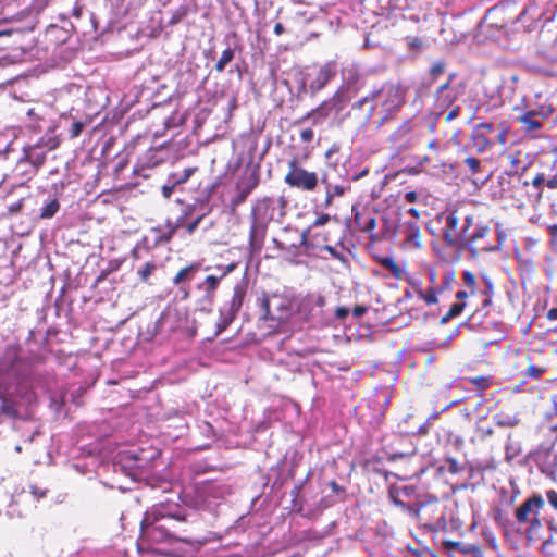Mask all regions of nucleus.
I'll return each mask as SVG.
<instances>
[{
	"label": "nucleus",
	"instance_id": "6ab92c4d",
	"mask_svg": "<svg viewBox=\"0 0 557 557\" xmlns=\"http://www.w3.org/2000/svg\"><path fill=\"white\" fill-rule=\"evenodd\" d=\"M374 260L382 268L387 270L391 273L392 277H394L397 281H403L405 275L407 274L406 271L401 269V267L398 264L394 257L374 256Z\"/></svg>",
	"mask_w": 557,
	"mask_h": 557
},
{
	"label": "nucleus",
	"instance_id": "5701e85b",
	"mask_svg": "<svg viewBox=\"0 0 557 557\" xmlns=\"http://www.w3.org/2000/svg\"><path fill=\"white\" fill-rule=\"evenodd\" d=\"M220 282L221 277H218V275H208L198 287L205 290L208 298H213Z\"/></svg>",
	"mask_w": 557,
	"mask_h": 557
},
{
	"label": "nucleus",
	"instance_id": "b1692460",
	"mask_svg": "<svg viewBox=\"0 0 557 557\" xmlns=\"http://www.w3.org/2000/svg\"><path fill=\"white\" fill-rule=\"evenodd\" d=\"M157 269L158 265L154 261H148L137 270V276L143 283L150 285V276L157 271Z\"/></svg>",
	"mask_w": 557,
	"mask_h": 557
},
{
	"label": "nucleus",
	"instance_id": "4c0bfd02",
	"mask_svg": "<svg viewBox=\"0 0 557 557\" xmlns=\"http://www.w3.org/2000/svg\"><path fill=\"white\" fill-rule=\"evenodd\" d=\"M545 183L544 173H537L532 180V186L537 189L536 198L540 201L543 197V184Z\"/></svg>",
	"mask_w": 557,
	"mask_h": 557
},
{
	"label": "nucleus",
	"instance_id": "e433bc0d",
	"mask_svg": "<svg viewBox=\"0 0 557 557\" xmlns=\"http://www.w3.org/2000/svg\"><path fill=\"white\" fill-rule=\"evenodd\" d=\"M206 491L209 495L213 497H221L223 496L224 492L230 493L228 487L226 486H218L212 482H208L206 484Z\"/></svg>",
	"mask_w": 557,
	"mask_h": 557
},
{
	"label": "nucleus",
	"instance_id": "37998d69",
	"mask_svg": "<svg viewBox=\"0 0 557 557\" xmlns=\"http://www.w3.org/2000/svg\"><path fill=\"white\" fill-rule=\"evenodd\" d=\"M237 265H238L237 262H231L230 264H227L225 267L218 265L216 269L221 270V274L218 275V277H221V281H222L227 274L233 272L237 268Z\"/></svg>",
	"mask_w": 557,
	"mask_h": 557
},
{
	"label": "nucleus",
	"instance_id": "1a4fd4ad",
	"mask_svg": "<svg viewBox=\"0 0 557 557\" xmlns=\"http://www.w3.org/2000/svg\"><path fill=\"white\" fill-rule=\"evenodd\" d=\"M490 233V226L475 218L473 226H470L467 230L468 238L460 240L456 247L468 249L474 255H478L482 251H493L495 250V247L487 240Z\"/></svg>",
	"mask_w": 557,
	"mask_h": 557
},
{
	"label": "nucleus",
	"instance_id": "a878e982",
	"mask_svg": "<svg viewBox=\"0 0 557 557\" xmlns=\"http://www.w3.org/2000/svg\"><path fill=\"white\" fill-rule=\"evenodd\" d=\"M494 428L491 424H486L483 421H479L475 425V437L481 441H487L490 437L494 435Z\"/></svg>",
	"mask_w": 557,
	"mask_h": 557
},
{
	"label": "nucleus",
	"instance_id": "58836bf2",
	"mask_svg": "<svg viewBox=\"0 0 557 557\" xmlns=\"http://www.w3.org/2000/svg\"><path fill=\"white\" fill-rule=\"evenodd\" d=\"M465 164L469 169L471 175H475L481 171V161L474 157H468L465 159Z\"/></svg>",
	"mask_w": 557,
	"mask_h": 557
},
{
	"label": "nucleus",
	"instance_id": "dca6fc26",
	"mask_svg": "<svg viewBox=\"0 0 557 557\" xmlns=\"http://www.w3.org/2000/svg\"><path fill=\"white\" fill-rule=\"evenodd\" d=\"M260 174L258 169H252L240 177L236 184L238 194L232 199V206L238 207L244 203L251 191L259 185Z\"/></svg>",
	"mask_w": 557,
	"mask_h": 557
},
{
	"label": "nucleus",
	"instance_id": "79ce46f5",
	"mask_svg": "<svg viewBox=\"0 0 557 557\" xmlns=\"http://www.w3.org/2000/svg\"><path fill=\"white\" fill-rule=\"evenodd\" d=\"M187 14V10L185 8H181L178 9L177 11H175L170 21H169V25L170 26H174L176 24H178Z\"/></svg>",
	"mask_w": 557,
	"mask_h": 557
},
{
	"label": "nucleus",
	"instance_id": "49530a36",
	"mask_svg": "<svg viewBox=\"0 0 557 557\" xmlns=\"http://www.w3.org/2000/svg\"><path fill=\"white\" fill-rule=\"evenodd\" d=\"M38 146L46 147L48 150H53L59 146V140L57 138H49L47 140L41 138Z\"/></svg>",
	"mask_w": 557,
	"mask_h": 557
},
{
	"label": "nucleus",
	"instance_id": "f8f14e48",
	"mask_svg": "<svg viewBox=\"0 0 557 557\" xmlns=\"http://www.w3.org/2000/svg\"><path fill=\"white\" fill-rule=\"evenodd\" d=\"M456 271L453 269H446L442 273L441 284L436 286H430L426 289H420L418 296L426 305H436L438 302V296L446 292L451 290L456 283Z\"/></svg>",
	"mask_w": 557,
	"mask_h": 557
},
{
	"label": "nucleus",
	"instance_id": "7c9ffc66",
	"mask_svg": "<svg viewBox=\"0 0 557 557\" xmlns=\"http://www.w3.org/2000/svg\"><path fill=\"white\" fill-rule=\"evenodd\" d=\"M468 381L481 393L486 391L491 386V377L490 376H475L470 377Z\"/></svg>",
	"mask_w": 557,
	"mask_h": 557
},
{
	"label": "nucleus",
	"instance_id": "0eeeda50",
	"mask_svg": "<svg viewBox=\"0 0 557 557\" xmlns=\"http://www.w3.org/2000/svg\"><path fill=\"white\" fill-rule=\"evenodd\" d=\"M288 170L284 176V183L290 187L306 193L314 191L320 183V176L314 171L305 169L297 157L288 161Z\"/></svg>",
	"mask_w": 557,
	"mask_h": 557
},
{
	"label": "nucleus",
	"instance_id": "393cba45",
	"mask_svg": "<svg viewBox=\"0 0 557 557\" xmlns=\"http://www.w3.org/2000/svg\"><path fill=\"white\" fill-rule=\"evenodd\" d=\"M465 308H466L465 301H461V302L457 301V302L453 304L449 307L448 311L441 318V320H440L441 324H446L451 319L459 317L462 313V311L465 310Z\"/></svg>",
	"mask_w": 557,
	"mask_h": 557
},
{
	"label": "nucleus",
	"instance_id": "ea45409f",
	"mask_svg": "<svg viewBox=\"0 0 557 557\" xmlns=\"http://www.w3.org/2000/svg\"><path fill=\"white\" fill-rule=\"evenodd\" d=\"M406 42L410 51L418 52L424 47V42L419 37L408 36Z\"/></svg>",
	"mask_w": 557,
	"mask_h": 557
},
{
	"label": "nucleus",
	"instance_id": "aec40b11",
	"mask_svg": "<svg viewBox=\"0 0 557 557\" xmlns=\"http://www.w3.org/2000/svg\"><path fill=\"white\" fill-rule=\"evenodd\" d=\"M539 113L529 110L518 117L519 123L524 126L527 133L537 132L542 128V121L537 119Z\"/></svg>",
	"mask_w": 557,
	"mask_h": 557
},
{
	"label": "nucleus",
	"instance_id": "4d7b16f0",
	"mask_svg": "<svg viewBox=\"0 0 557 557\" xmlns=\"http://www.w3.org/2000/svg\"><path fill=\"white\" fill-rule=\"evenodd\" d=\"M367 311H368V307L362 306V305H357L352 308V314L356 318H361L362 315H364L367 313Z\"/></svg>",
	"mask_w": 557,
	"mask_h": 557
},
{
	"label": "nucleus",
	"instance_id": "4468645a",
	"mask_svg": "<svg viewBox=\"0 0 557 557\" xmlns=\"http://www.w3.org/2000/svg\"><path fill=\"white\" fill-rule=\"evenodd\" d=\"M320 182L325 191L324 208L331 207L335 198L343 197L350 189V186L345 184L344 180H341V182L334 180L327 171L321 173Z\"/></svg>",
	"mask_w": 557,
	"mask_h": 557
},
{
	"label": "nucleus",
	"instance_id": "cd10ccee",
	"mask_svg": "<svg viewBox=\"0 0 557 557\" xmlns=\"http://www.w3.org/2000/svg\"><path fill=\"white\" fill-rule=\"evenodd\" d=\"M234 55H235V51L234 49L232 48H227L225 49L220 59L216 61L215 65H214V69L218 73H222L225 69V66L232 62V60L234 59Z\"/></svg>",
	"mask_w": 557,
	"mask_h": 557
},
{
	"label": "nucleus",
	"instance_id": "a18cd8bd",
	"mask_svg": "<svg viewBox=\"0 0 557 557\" xmlns=\"http://www.w3.org/2000/svg\"><path fill=\"white\" fill-rule=\"evenodd\" d=\"M546 499L548 504L552 506V508L557 511V491L556 490H548L545 493Z\"/></svg>",
	"mask_w": 557,
	"mask_h": 557
},
{
	"label": "nucleus",
	"instance_id": "39448f33",
	"mask_svg": "<svg viewBox=\"0 0 557 557\" xmlns=\"http://www.w3.org/2000/svg\"><path fill=\"white\" fill-rule=\"evenodd\" d=\"M258 306L262 312L261 320L282 323L294 312L295 299L285 294L262 293L258 298Z\"/></svg>",
	"mask_w": 557,
	"mask_h": 557
},
{
	"label": "nucleus",
	"instance_id": "a19ab883",
	"mask_svg": "<svg viewBox=\"0 0 557 557\" xmlns=\"http://www.w3.org/2000/svg\"><path fill=\"white\" fill-rule=\"evenodd\" d=\"M310 238H311V245L312 246H318V247H321L323 248L324 245H327L326 243L329 242V237L326 236V234L324 233H314V234H310Z\"/></svg>",
	"mask_w": 557,
	"mask_h": 557
},
{
	"label": "nucleus",
	"instance_id": "412c9836",
	"mask_svg": "<svg viewBox=\"0 0 557 557\" xmlns=\"http://www.w3.org/2000/svg\"><path fill=\"white\" fill-rule=\"evenodd\" d=\"M151 231L157 235L156 244H166L172 240L175 235V232L172 227V221L168 219L164 225H158L151 228Z\"/></svg>",
	"mask_w": 557,
	"mask_h": 557
},
{
	"label": "nucleus",
	"instance_id": "6e6552de",
	"mask_svg": "<svg viewBox=\"0 0 557 557\" xmlns=\"http://www.w3.org/2000/svg\"><path fill=\"white\" fill-rule=\"evenodd\" d=\"M457 73H450L447 81L441 84L434 91V106L441 111L453 107L466 92L467 84L461 81L457 82Z\"/></svg>",
	"mask_w": 557,
	"mask_h": 557
},
{
	"label": "nucleus",
	"instance_id": "69168bd1",
	"mask_svg": "<svg viewBox=\"0 0 557 557\" xmlns=\"http://www.w3.org/2000/svg\"><path fill=\"white\" fill-rule=\"evenodd\" d=\"M470 294V292L461 289L456 293L455 298L457 299L458 302H466V299L469 297Z\"/></svg>",
	"mask_w": 557,
	"mask_h": 557
},
{
	"label": "nucleus",
	"instance_id": "09e8293b",
	"mask_svg": "<svg viewBox=\"0 0 557 557\" xmlns=\"http://www.w3.org/2000/svg\"><path fill=\"white\" fill-rule=\"evenodd\" d=\"M483 280H484V285H485L483 294L486 297L493 298V296H494V283L492 282L491 278H488L486 276H484Z\"/></svg>",
	"mask_w": 557,
	"mask_h": 557
},
{
	"label": "nucleus",
	"instance_id": "de8ad7c7",
	"mask_svg": "<svg viewBox=\"0 0 557 557\" xmlns=\"http://www.w3.org/2000/svg\"><path fill=\"white\" fill-rule=\"evenodd\" d=\"M299 137L302 143H311L314 137V132L310 127L305 128L300 132Z\"/></svg>",
	"mask_w": 557,
	"mask_h": 557
},
{
	"label": "nucleus",
	"instance_id": "473e14b6",
	"mask_svg": "<svg viewBox=\"0 0 557 557\" xmlns=\"http://www.w3.org/2000/svg\"><path fill=\"white\" fill-rule=\"evenodd\" d=\"M545 371L546 369L544 367L529 364L523 373V376L527 379L537 380L545 373Z\"/></svg>",
	"mask_w": 557,
	"mask_h": 557
},
{
	"label": "nucleus",
	"instance_id": "bb28decb",
	"mask_svg": "<svg viewBox=\"0 0 557 557\" xmlns=\"http://www.w3.org/2000/svg\"><path fill=\"white\" fill-rule=\"evenodd\" d=\"M356 222L359 224L362 232H372L376 228V219L372 215H356Z\"/></svg>",
	"mask_w": 557,
	"mask_h": 557
},
{
	"label": "nucleus",
	"instance_id": "c9c22d12",
	"mask_svg": "<svg viewBox=\"0 0 557 557\" xmlns=\"http://www.w3.org/2000/svg\"><path fill=\"white\" fill-rule=\"evenodd\" d=\"M26 158L36 166L39 168L44 164L46 160L45 153H35L34 148H29L28 151H26Z\"/></svg>",
	"mask_w": 557,
	"mask_h": 557
},
{
	"label": "nucleus",
	"instance_id": "6e6d98bb",
	"mask_svg": "<svg viewBox=\"0 0 557 557\" xmlns=\"http://www.w3.org/2000/svg\"><path fill=\"white\" fill-rule=\"evenodd\" d=\"M511 7H512L511 3H509V2L508 3L502 2L498 5H495L491 10V12L503 14V13H506V11L509 10Z\"/></svg>",
	"mask_w": 557,
	"mask_h": 557
},
{
	"label": "nucleus",
	"instance_id": "052dcab7",
	"mask_svg": "<svg viewBox=\"0 0 557 557\" xmlns=\"http://www.w3.org/2000/svg\"><path fill=\"white\" fill-rule=\"evenodd\" d=\"M349 309L345 307H337L335 310V317L339 320H344L348 317Z\"/></svg>",
	"mask_w": 557,
	"mask_h": 557
},
{
	"label": "nucleus",
	"instance_id": "9b49d317",
	"mask_svg": "<svg viewBox=\"0 0 557 557\" xmlns=\"http://www.w3.org/2000/svg\"><path fill=\"white\" fill-rule=\"evenodd\" d=\"M45 496L46 491H42L35 485H29L28 488H23L13 497L10 504L11 515L23 517L27 511L36 508V504Z\"/></svg>",
	"mask_w": 557,
	"mask_h": 557
},
{
	"label": "nucleus",
	"instance_id": "e2e57ef3",
	"mask_svg": "<svg viewBox=\"0 0 557 557\" xmlns=\"http://www.w3.org/2000/svg\"><path fill=\"white\" fill-rule=\"evenodd\" d=\"M195 168H187L184 170L183 176L177 181L178 183H185L194 173Z\"/></svg>",
	"mask_w": 557,
	"mask_h": 557
},
{
	"label": "nucleus",
	"instance_id": "a211bd4d",
	"mask_svg": "<svg viewBox=\"0 0 557 557\" xmlns=\"http://www.w3.org/2000/svg\"><path fill=\"white\" fill-rule=\"evenodd\" d=\"M245 296H246V286L244 284L235 285L234 289H233V296H232V299L230 301V308H228L230 319L225 321V324L222 327V330H224L226 327V325L239 312V310H240V308H242V306L244 304Z\"/></svg>",
	"mask_w": 557,
	"mask_h": 557
},
{
	"label": "nucleus",
	"instance_id": "8fccbe9b",
	"mask_svg": "<svg viewBox=\"0 0 557 557\" xmlns=\"http://www.w3.org/2000/svg\"><path fill=\"white\" fill-rule=\"evenodd\" d=\"M201 220H202V215H198L193 221L187 222V224L185 226L186 232L188 234H193L197 230V227H198L199 223L201 222Z\"/></svg>",
	"mask_w": 557,
	"mask_h": 557
},
{
	"label": "nucleus",
	"instance_id": "13d9d810",
	"mask_svg": "<svg viewBox=\"0 0 557 557\" xmlns=\"http://www.w3.org/2000/svg\"><path fill=\"white\" fill-rule=\"evenodd\" d=\"M404 199L409 203H414L419 199V194L414 190L407 191L404 195Z\"/></svg>",
	"mask_w": 557,
	"mask_h": 557
},
{
	"label": "nucleus",
	"instance_id": "bf43d9fd",
	"mask_svg": "<svg viewBox=\"0 0 557 557\" xmlns=\"http://www.w3.org/2000/svg\"><path fill=\"white\" fill-rule=\"evenodd\" d=\"M22 207H23V199H20L18 201L10 205L8 207V211L11 214H15V213H18L21 211Z\"/></svg>",
	"mask_w": 557,
	"mask_h": 557
},
{
	"label": "nucleus",
	"instance_id": "2eb2a0df",
	"mask_svg": "<svg viewBox=\"0 0 557 557\" xmlns=\"http://www.w3.org/2000/svg\"><path fill=\"white\" fill-rule=\"evenodd\" d=\"M403 245L410 250H419L423 247V233L420 222L404 221L400 226Z\"/></svg>",
	"mask_w": 557,
	"mask_h": 557
},
{
	"label": "nucleus",
	"instance_id": "f704fd0d",
	"mask_svg": "<svg viewBox=\"0 0 557 557\" xmlns=\"http://www.w3.org/2000/svg\"><path fill=\"white\" fill-rule=\"evenodd\" d=\"M446 71V63L444 61H436L430 67V76L432 81H436Z\"/></svg>",
	"mask_w": 557,
	"mask_h": 557
},
{
	"label": "nucleus",
	"instance_id": "0e129e2a",
	"mask_svg": "<svg viewBox=\"0 0 557 557\" xmlns=\"http://www.w3.org/2000/svg\"><path fill=\"white\" fill-rule=\"evenodd\" d=\"M407 214H409L412 218L410 221H418V222H420L421 212L418 209L409 208L407 210Z\"/></svg>",
	"mask_w": 557,
	"mask_h": 557
},
{
	"label": "nucleus",
	"instance_id": "72a5a7b5",
	"mask_svg": "<svg viewBox=\"0 0 557 557\" xmlns=\"http://www.w3.org/2000/svg\"><path fill=\"white\" fill-rule=\"evenodd\" d=\"M495 127L498 129L497 143L499 145H505L507 141L508 133H509L508 123L506 121H502V122L497 123Z\"/></svg>",
	"mask_w": 557,
	"mask_h": 557
},
{
	"label": "nucleus",
	"instance_id": "c756f323",
	"mask_svg": "<svg viewBox=\"0 0 557 557\" xmlns=\"http://www.w3.org/2000/svg\"><path fill=\"white\" fill-rule=\"evenodd\" d=\"M60 203L57 199L50 200L40 211L41 219H51L59 211Z\"/></svg>",
	"mask_w": 557,
	"mask_h": 557
},
{
	"label": "nucleus",
	"instance_id": "f257e3e1",
	"mask_svg": "<svg viewBox=\"0 0 557 557\" xmlns=\"http://www.w3.org/2000/svg\"><path fill=\"white\" fill-rule=\"evenodd\" d=\"M413 494L414 488L412 486L389 491L393 504L416 517L425 529L432 532L448 531L445 504L431 495L420 496L416 502L406 500Z\"/></svg>",
	"mask_w": 557,
	"mask_h": 557
},
{
	"label": "nucleus",
	"instance_id": "c03bdc74",
	"mask_svg": "<svg viewBox=\"0 0 557 557\" xmlns=\"http://www.w3.org/2000/svg\"><path fill=\"white\" fill-rule=\"evenodd\" d=\"M83 128H84L83 122H81V121L74 122L70 128V137L71 138L78 137L82 134Z\"/></svg>",
	"mask_w": 557,
	"mask_h": 557
},
{
	"label": "nucleus",
	"instance_id": "5fc2aeb1",
	"mask_svg": "<svg viewBox=\"0 0 557 557\" xmlns=\"http://www.w3.org/2000/svg\"><path fill=\"white\" fill-rule=\"evenodd\" d=\"M411 132V125L409 122H404L398 128L397 131L394 133V136H397V135H407Z\"/></svg>",
	"mask_w": 557,
	"mask_h": 557
},
{
	"label": "nucleus",
	"instance_id": "ddd939ff",
	"mask_svg": "<svg viewBox=\"0 0 557 557\" xmlns=\"http://www.w3.org/2000/svg\"><path fill=\"white\" fill-rule=\"evenodd\" d=\"M495 129L493 122H482L476 124L470 133L469 140L470 147L476 153H483L486 149L494 145V141L490 139V134Z\"/></svg>",
	"mask_w": 557,
	"mask_h": 557
},
{
	"label": "nucleus",
	"instance_id": "680f3d73",
	"mask_svg": "<svg viewBox=\"0 0 557 557\" xmlns=\"http://www.w3.org/2000/svg\"><path fill=\"white\" fill-rule=\"evenodd\" d=\"M325 251H327L333 258L342 260L343 256L332 246L324 245L323 248Z\"/></svg>",
	"mask_w": 557,
	"mask_h": 557
},
{
	"label": "nucleus",
	"instance_id": "c85d7f7f",
	"mask_svg": "<svg viewBox=\"0 0 557 557\" xmlns=\"http://www.w3.org/2000/svg\"><path fill=\"white\" fill-rule=\"evenodd\" d=\"M193 212H194V206L188 205L184 208L182 214L180 216H177L175 222H172V227L175 233L181 227L185 228V226L187 224V219L191 215Z\"/></svg>",
	"mask_w": 557,
	"mask_h": 557
},
{
	"label": "nucleus",
	"instance_id": "f03ea898",
	"mask_svg": "<svg viewBox=\"0 0 557 557\" xmlns=\"http://www.w3.org/2000/svg\"><path fill=\"white\" fill-rule=\"evenodd\" d=\"M405 103V91L400 86L387 84L382 86L377 91L372 92L369 97H364L357 101L355 109L361 110L367 108L366 120L369 121L373 115L377 116L375 127L379 128L384 124L393 121Z\"/></svg>",
	"mask_w": 557,
	"mask_h": 557
},
{
	"label": "nucleus",
	"instance_id": "20e7f679",
	"mask_svg": "<svg viewBox=\"0 0 557 557\" xmlns=\"http://www.w3.org/2000/svg\"><path fill=\"white\" fill-rule=\"evenodd\" d=\"M545 507V500L542 495L533 494L528 497L515 511V518L518 524L525 527V533L529 541H543L545 545L552 542V537L543 539V523L539 518L540 511Z\"/></svg>",
	"mask_w": 557,
	"mask_h": 557
},
{
	"label": "nucleus",
	"instance_id": "338daca9",
	"mask_svg": "<svg viewBox=\"0 0 557 557\" xmlns=\"http://www.w3.org/2000/svg\"><path fill=\"white\" fill-rule=\"evenodd\" d=\"M331 490L335 493V494H341V493H345V487L341 486L336 481H331L329 483Z\"/></svg>",
	"mask_w": 557,
	"mask_h": 557
},
{
	"label": "nucleus",
	"instance_id": "9d476101",
	"mask_svg": "<svg viewBox=\"0 0 557 557\" xmlns=\"http://www.w3.org/2000/svg\"><path fill=\"white\" fill-rule=\"evenodd\" d=\"M344 96L341 92H335L330 99L324 100L317 108L296 120L295 124H302L308 120H311L313 124H319L329 117L332 112L339 113L344 109Z\"/></svg>",
	"mask_w": 557,
	"mask_h": 557
},
{
	"label": "nucleus",
	"instance_id": "423d86ee",
	"mask_svg": "<svg viewBox=\"0 0 557 557\" xmlns=\"http://www.w3.org/2000/svg\"><path fill=\"white\" fill-rule=\"evenodd\" d=\"M445 226L443 227V237L450 247H456L462 239H467V230L473 226L475 214L466 212L461 209H453L443 212Z\"/></svg>",
	"mask_w": 557,
	"mask_h": 557
},
{
	"label": "nucleus",
	"instance_id": "7ed1b4c3",
	"mask_svg": "<svg viewBox=\"0 0 557 557\" xmlns=\"http://www.w3.org/2000/svg\"><path fill=\"white\" fill-rule=\"evenodd\" d=\"M185 516L170 515L161 510L147 511L140 522V539L149 543L181 542L191 544V540L180 530L177 522H184Z\"/></svg>",
	"mask_w": 557,
	"mask_h": 557
},
{
	"label": "nucleus",
	"instance_id": "f3484780",
	"mask_svg": "<svg viewBox=\"0 0 557 557\" xmlns=\"http://www.w3.org/2000/svg\"><path fill=\"white\" fill-rule=\"evenodd\" d=\"M200 269V263L193 262L184 268H182L173 277L172 283L175 286H180L181 289L184 290V298L189 297V287L188 284L194 280L197 272Z\"/></svg>",
	"mask_w": 557,
	"mask_h": 557
},
{
	"label": "nucleus",
	"instance_id": "774afa93",
	"mask_svg": "<svg viewBox=\"0 0 557 557\" xmlns=\"http://www.w3.org/2000/svg\"><path fill=\"white\" fill-rule=\"evenodd\" d=\"M545 185L549 188V189H557V175H553L552 177H549L547 181H545Z\"/></svg>",
	"mask_w": 557,
	"mask_h": 557
},
{
	"label": "nucleus",
	"instance_id": "2f4dec72",
	"mask_svg": "<svg viewBox=\"0 0 557 557\" xmlns=\"http://www.w3.org/2000/svg\"><path fill=\"white\" fill-rule=\"evenodd\" d=\"M462 281L465 285L469 288L471 295H473L478 287L475 274L470 270H466L462 272Z\"/></svg>",
	"mask_w": 557,
	"mask_h": 557
},
{
	"label": "nucleus",
	"instance_id": "4be33fe9",
	"mask_svg": "<svg viewBox=\"0 0 557 557\" xmlns=\"http://www.w3.org/2000/svg\"><path fill=\"white\" fill-rule=\"evenodd\" d=\"M331 220V216L330 214L327 213H322L320 214L313 222L312 224L307 228L302 233H301V236H300V246H309V240H310V233L317 228V227H320V226H323L325 225L326 223H329Z\"/></svg>",
	"mask_w": 557,
	"mask_h": 557
},
{
	"label": "nucleus",
	"instance_id": "3c124183",
	"mask_svg": "<svg viewBox=\"0 0 557 557\" xmlns=\"http://www.w3.org/2000/svg\"><path fill=\"white\" fill-rule=\"evenodd\" d=\"M529 9L525 7L517 16L504 22L502 26L508 25V24H516L518 22H521L525 15L528 14Z\"/></svg>",
	"mask_w": 557,
	"mask_h": 557
},
{
	"label": "nucleus",
	"instance_id": "603ef678",
	"mask_svg": "<svg viewBox=\"0 0 557 557\" xmlns=\"http://www.w3.org/2000/svg\"><path fill=\"white\" fill-rule=\"evenodd\" d=\"M460 110L461 109L459 106L453 104V107H450V110L448 111V113L445 116V122H450V121L455 120L459 115Z\"/></svg>",
	"mask_w": 557,
	"mask_h": 557
},
{
	"label": "nucleus",
	"instance_id": "864d4df0",
	"mask_svg": "<svg viewBox=\"0 0 557 557\" xmlns=\"http://www.w3.org/2000/svg\"><path fill=\"white\" fill-rule=\"evenodd\" d=\"M81 15H82V7L77 2H75L74 7L71 10V13L70 14L64 13V14H62V17L67 18L70 16H73V17L79 18Z\"/></svg>",
	"mask_w": 557,
	"mask_h": 557
}]
</instances>
